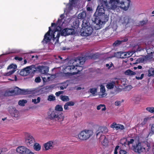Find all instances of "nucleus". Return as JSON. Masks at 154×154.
<instances>
[{"instance_id":"obj_61","label":"nucleus","mask_w":154,"mask_h":154,"mask_svg":"<svg viewBox=\"0 0 154 154\" xmlns=\"http://www.w3.org/2000/svg\"><path fill=\"white\" fill-rule=\"evenodd\" d=\"M58 57L61 60L63 59V58L61 57L60 56H58Z\"/></svg>"},{"instance_id":"obj_20","label":"nucleus","mask_w":154,"mask_h":154,"mask_svg":"<svg viewBox=\"0 0 154 154\" xmlns=\"http://www.w3.org/2000/svg\"><path fill=\"white\" fill-rule=\"evenodd\" d=\"M9 112L11 116L15 118H17L19 116L18 111L15 109H12Z\"/></svg>"},{"instance_id":"obj_12","label":"nucleus","mask_w":154,"mask_h":154,"mask_svg":"<svg viewBox=\"0 0 154 154\" xmlns=\"http://www.w3.org/2000/svg\"><path fill=\"white\" fill-rule=\"evenodd\" d=\"M108 131L107 128L106 127H100L98 128V130L96 131V136L100 135L101 136L103 133H106Z\"/></svg>"},{"instance_id":"obj_19","label":"nucleus","mask_w":154,"mask_h":154,"mask_svg":"<svg viewBox=\"0 0 154 154\" xmlns=\"http://www.w3.org/2000/svg\"><path fill=\"white\" fill-rule=\"evenodd\" d=\"M100 141L103 145L105 146L107 145L108 140L104 135L100 136Z\"/></svg>"},{"instance_id":"obj_34","label":"nucleus","mask_w":154,"mask_h":154,"mask_svg":"<svg viewBox=\"0 0 154 154\" xmlns=\"http://www.w3.org/2000/svg\"><path fill=\"white\" fill-rule=\"evenodd\" d=\"M15 71L16 70L15 69H12V70H10L8 72L5 73L4 75L6 76H10L13 74Z\"/></svg>"},{"instance_id":"obj_14","label":"nucleus","mask_w":154,"mask_h":154,"mask_svg":"<svg viewBox=\"0 0 154 154\" xmlns=\"http://www.w3.org/2000/svg\"><path fill=\"white\" fill-rule=\"evenodd\" d=\"M114 55L115 57L118 58H125L127 57L126 52L122 51H119L115 53Z\"/></svg>"},{"instance_id":"obj_58","label":"nucleus","mask_w":154,"mask_h":154,"mask_svg":"<svg viewBox=\"0 0 154 154\" xmlns=\"http://www.w3.org/2000/svg\"><path fill=\"white\" fill-rule=\"evenodd\" d=\"M95 56V54H94L92 55L91 56H90L89 57H90V58L91 59H92L93 58H94V57Z\"/></svg>"},{"instance_id":"obj_53","label":"nucleus","mask_w":154,"mask_h":154,"mask_svg":"<svg viewBox=\"0 0 154 154\" xmlns=\"http://www.w3.org/2000/svg\"><path fill=\"white\" fill-rule=\"evenodd\" d=\"M100 91L103 93H104L105 92V89L104 86L101 87L100 88Z\"/></svg>"},{"instance_id":"obj_43","label":"nucleus","mask_w":154,"mask_h":154,"mask_svg":"<svg viewBox=\"0 0 154 154\" xmlns=\"http://www.w3.org/2000/svg\"><path fill=\"white\" fill-rule=\"evenodd\" d=\"M119 154H128L126 151L123 149L120 150L119 152Z\"/></svg>"},{"instance_id":"obj_8","label":"nucleus","mask_w":154,"mask_h":154,"mask_svg":"<svg viewBox=\"0 0 154 154\" xmlns=\"http://www.w3.org/2000/svg\"><path fill=\"white\" fill-rule=\"evenodd\" d=\"M93 31V29L90 26L81 29V35L82 36H87L91 35Z\"/></svg>"},{"instance_id":"obj_37","label":"nucleus","mask_w":154,"mask_h":154,"mask_svg":"<svg viewBox=\"0 0 154 154\" xmlns=\"http://www.w3.org/2000/svg\"><path fill=\"white\" fill-rule=\"evenodd\" d=\"M47 100L49 101H54L55 100V97L53 95H50L48 96Z\"/></svg>"},{"instance_id":"obj_25","label":"nucleus","mask_w":154,"mask_h":154,"mask_svg":"<svg viewBox=\"0 0 154 154\" xmlns=\"http://www.w3.org/2000/svg\"><path fill=\"white\" fill-rule=\"evenodd\" d=\"M80 22L78 18H76L73 22V26L74 28H76L79 27Z\"/></svg>"},{"instance_id":"obj_16","label":"nucleus","mask_w":154,"mask_h":154,"mask_svg":"<svg viewBox=\"0 0 154 154\" xmlns=\"http://www.w3.org/2000/svg\"><path fill=\"white\" fill-rule=\"evenodd\" d=\"M134 141V139L132 138L130 139V140L127 141V139L125 140V141L122 142L121 141V143L122 144L123 146L125 147H129V145L130 144H133Z\"/></svg>"},{"instance_id":"obj_15","label":"nucleus","mask_w":154,"mask_h":154,"mask_svg":"<svg viewBox=\"0 0 154 154\" xmlns=\"http://www.w3.org/2000/svg\"><path fill=\"white\" fill-rule=\"evenodd\" d=\"M110 127L112 128H115L116 130L119 129L123 130L125 129L124 125L120 124H117L115 122L112 123Z\"/></svg>"},{"instance_id":"obj_40","label":"nucleus","mask_w":154,"mask_h":154,"mask_svg":"<svg viewBox=\"0 0 154 154\" xmlns=\"http://www.w3.org/2000/svg\"><path fill=\"white\" fill-rule=\"evenodd\" d=\"M148 22V20H142L140 22V25L142 26L145 25H146Z\"/></svg>"},{"instance_id":"obj_62","label":"nucleus","mask_w":154,"mask_h":154,"mask_svg":"<svg viewBox=\"0 0 154 154\" xmlns=\"http://www.w3.org/2000/svg\"><path fill=\"white\" fill-rule=\"evenodd\" d=\"M106 66L108 68L110 66L109 64L107 63L106 64Z\"/></svg>"},{"instance_id":"obj_11","label":"nucleus","mask_w":154,"mask_h":154,"mask_svg":"<svg viewBox=\"0 0 154 154\" xmlns=\"http://www.w3.org/2000/svg\"><path fill=\"white\" fill-rule=\"evenodd\" d=\"M74 30L72 28H66L63 29L61 32L62 36H66L73 34Z\"/></svg>"},{"instance_id":"obj_31","label":"nucleus","mask_w":154,"mask_h":154,"mask_svg":"<svg viewBox=\"0 0 154 154\" xmlns=\"http://www.w3.org/2000/svg\"><path fill=\"white\" fill-rule=\"evenodd\" d=\"M104 107L102 109V111H105L106 109V107L105 105L104 104H100L99 105H98L97 107V109L98 110H99L100 109L101 107Z\"/></svg>"},{"instance_id":"obj_13","label":"nucleus","mask_w":154,"mask_h":154,"mask_svg":"<svg viewBox=\"0 0 154 154\" xmlns=\"http://www.w3.org/2000/svg\"><path fill=\"white\" fill-rule=\"evenodd\" d=\"M31 66L27 67H26L22 69L20 72V75L25 76L28 75L30 72L31 70Z\"/></svg>"},{"instance_id":"obj_44","label":"nucleus","mask_w":154,"mask_h":154,"mask_svg":"<svg viewBox=\"0 0 154 154\" xmlns=\"http://www.w3.org/2000/svg\"><path fill=\"white\" fill-rule=\"evenodd\" d=\"M14 59L16 60H17L19 61H21L23 60V58L21 57H20L18 56H15L14 57Z\"/></svg>"},{"instance_id":"obj_35","label":"nucleus","mask_w":154,"mask_h":154,"mask_svg":"<svg viewBox=\"0 0 154 154\" xmlns=\"http://www.w3.org/2000/svg\"><path fill=\"white\" fill-rule=\"evenodd\" d=\"M146 110L151 113H154V107H148L146 108Z\"/></svg>"},{"instance_id":"obj_57","label":"nucleus","mask_w":154,"mask_h":154,"mask_svg":"<svg viewBox=\"0 0 154 154\" xmlns=\"http://www.w3.org/2000/svg\"><path fill=\"white\" fill-rule=\"evenodd\" d=\"M110 66L108 67V69H110V68L112 67V66H113V64L112 63H111V64H110V65H109Z\"/></svg>"},{"instance_id":"obj_45","label":"nucleus","mask_w":154,"mask_h":154,"mask_svg":"<svg viewBox=\"0 0 154 154\" xmlns=\"http://www.w3.org/2000/svg\"><path fill=\"white\" fill-rule=\"evenodd\" d=\"M144 74L142 73L141 74L140 77L137 76H136V79L137 80H141L143 78V76H144Z\"/></svg>"},{"instance_id":"obj_38","label":"nucleus","mask_w":154,"mask_h":154,"mask_svg":"<svg viewBox=\"0 0 154 154\" xmlns=\"http://www.w3.org/2000/svg\"><path fill=\"white\" fill-rule=\"evenodd\" d=\"M41 99L40 97H37V99H32V102H33L35 104H37L39 103Z\"/></svg>"},{"instance_id":"obj_54","label":"nucleus","mask_w":154,"mask_h":154,"mask_svg":"<svg viewBox=\"0 0 154 154\" xmlns=\"http://www.w3.org/2000/svg\"><path fill=\"white\" fill-rule=\"evenodd\" d=\"M142 72V71H141V70H140V71H136V72H135L136 73V74L137 75H139Z\"/></svg>"},{"instance_id":"obj_42","label":"nucleus","mask_w":154,"mask_h":154,"mask_svg":"<svg viewBox=\"0 0 154 154\" xmlns=\"http://www.w3.org/2000/svg\"><path fill=\"white\" fill-rule=\"evenodd\" d=\"M90 91L91 93L94 94L97 92V89L95 88H91Z\"/></svg>"},{"instance_id":"obj_39","label":"nucleus","mask_w":154,"mask_h":154,"mask_svg":"<svg viewBox=\"0 0 154 154\" xmlns=\"http://www.w3.org/2000/svg\"><path fill=\"white\" fill-rule=\"evenodd\" d=\"M121 42L120 40H117L116 41L113 43V45L114 46H117L121 44Z\"/></svg>"},{"instance_id":"obj_24","label":"nucleus","mask_w":154,"mask_h":154,"mask_svg":"<svg viewBox=\"0 0 154 154\" xmlns=\"http://www.w3.org/2000/svg\"><path fill=\"white\" fill-rule=\"evenodd\" d=\"M86 16V14L85 11H82L79 13L78 16L77 18L79 20H84Z\"/></svg>"},{"instance_id":"obj_50","label":"nucleus","mask_w":154,"mask_h":154,"mask_svg":"<svg viewBox=\"0 0 154 154\" xmlns=\"http://www.w3.org/2000/svg\"><path fill=\"white\" fill-rule=\"evenodd\" d=\"M148 119V118H144L143 119V121L142 122L141 124L143 125H144L146 124V122L147 121Z\"/></svg>"},{"instance_id":"obj_6","label":"nucleus","mask_w":154,"mask_h":154,"mask_svg":"<svg viewBox=\"0 0 154 154\" xmlns=\"http://www.w3.org/2000/svg\"><path fill=\"white\" fill-rule=\"evenodd\" d=\"M64 66L63 68V71L64 73L66 74L69 75L71 74L72 75H75L80 72L79 70H77V71H75L77 70V67H79V66Z\"/></svg>"},{"instance_id":"obj_17","label":"nucleus","mask_w":154,"mask_h":154,"mask_svg":"<svg viewBox=\"0 0 154 154\" xmlns=\"http://www.w3.org/2000/svg\"><path fill=\"white\" fill-rule=\"evenodd\" d=\"M54 143L52 141H49L44 144V146L46 150L52 149L54 147Z\"/></svg>"},{"instance_id":"obj_5","label":"nucleus","mask_w":154,"mask_h":154,"mask_svg":"<svg viewBox=\"0 0 154 154\" xmlns=\"http://www.w3.org/2000/svg\"><path fill=\"white\" fill-rule=\"evenodd\" d=\"M132 147L134 151L138 154L143 152H147L149 151L150 148L149 144H144L140 142L133 145Z\"/></svg>"},{"instance_id":"obj_26","label":"nucleus","mask_w":154,"mask_h":154,"mask_svg":"<svg viewBox=\"0 0 154 154\" xmlns=\"http://www.w3.org/2000/svg\"><path fill=\"white\" fill-rule=\"evenodd\" d=\"M115 85V82L112 81V82L109 83L106 85V88L109 89H111L113 88Z\"/></svg>"},{"instance_id":"obj_10","label":"nucleus","mask_w":154,"mask_h":154,"mask_svg":"<svg viewBox=\"0 0 154 154\" xmlns=\"http://www.w3.org/2000/svg\"><path fill=\"white\" fill-rule=\"evenodd\" d=\"M35 142L34 138L30 134H27L25 139V143L28 147L32 146Z\"/></svg>"},{"instance_id":"obj_33","label":"nucleus","mask_w":154,"mask_h":154,"mask_svg":"<svg viewBox=\"0 0 154 154\" xmlns=\"http://www.w3.org/2000/svg\"><path fill=\"white\" fill-rule=\"evenodd\" d=\"M60 97L61 100L63 101H68L69 100L68 97L66 96L61 95Z\"/></svg>"},{"instance_id":"obj_29","label":"nucleus","mask_w":154,"mask_h":154,"mask_svg":"<svg viewBox=\"0 0 154 154\" xmlns=\"http://www.w3.org/2000/svg\"><path fill=\"white\" fill-rule=\"evenodd\" d=\"M82 29L88 26H89L88 23L86 20H83L82 21Z\"/></svg>"},{"instance_id":"obj_3","label":"nucleus","mask_w":154,"mask_h":154,"mask_svg":"<svg viewBox=\"0 0 154 154\" xmlns=\"http://www.w3.org/2000/svg\"><path fill=\"white\" fill-rule=\"evenodd\" d=\"M130 2V0H109V3L111 5V8L112 10H115L119 7L127 11L129 7Z\"/></svg>"},{"instance_id":"obj_27","label":"nucleus","mask_w":154,"mask_h":154,"mask_svg":"<svg viewBox=\"0 0 154 154\" xmlns=\"http://www.w3.org/2000/svg\"><path fill=\"white\" fill-rule=\"evenodd\" d=\"M41 148V146L38 143H37L34 144V149L36 151H39Z\"/></svg>"},{"instance_id":"obj_30","label":"nucleus","mask_w":154,"mask_h":154,"mask_svg":"<svg viewBox=\"0 0 154 154\" xmlns=\"http://www.w3.org/2000/svg\"><path fill=\"white\" fill-rule=\"evenodd\" d=\"M27 103V100H20L18 103V104L21 106H24L25 104Z\"/></svg>"},{"instance_id":"obj_7","label":"nucleus","mask_w":154,"mask_h":154,"mask_svg":"<svg viewBox=\"0 0 154 154\" xmlns=\"http://www.w3.org/2000/svg\"><path fill=\"white\" fill-rule=\"evenodd\" d=\"M93 134V132L90 130H85L81 131L78 134L79 138L81 140H84L88 139Z\"/></svg>"},{"instance_id":"obj_28","label":"nucleus","mask_w":154,"mask_h":154,"mask_svg":"<svg viewBox=\"0 0 154 154\" xmlns=\"http://www.w3.org/2000/svg\"><path fill=\"white\" fill-rule=\"evenodd\" d=\"M125 73L126 75H131L136 74L135 72H134L130 69L127 70L125 72Z\"/></svg>"},{"instance_id":"obj_32","label":"nucleus","mask_w":154,"mask_h":154,"mask_svg":"<svg viewBox=\"0 0 154 154\" xmlns=\"http://www.w3.org/2000/svg\"><path fill=\"white\" fill-rule=\"evenodd\" d=\"M145 60L143 58L141 57L138 58L136 60V62L134 63V64H136L137 63H143Z\"/></svg>"},{"instance_id":"obj_48","label":"nucleus","mask_w":154,"mask_h":154,"mask_svg":"<svg viewBox=\"0 0 154 154\" xmlns=\"http://www.w3.org/2000/svg\"><path fill=\"white\" fill-rule=\"evenodd\" d=\"M15 66L13 64H11L9 65L7 68V69H14V66Z\"/></svg>"},{"instance_id":"obj_49","label":"nucleus","mask_w":154,"mask_h":154,"mask_svg":"<svg viewBox=\"0 0 154 154\" xmlns=\"http://www.w3.org/2000/svg\"><path fill=\"white\" fill-rule=\"evenodd\" d=\"M63 91H59L56 93L55 95L57 97H58L59 96L60 94H63Z\"/></svg>"},{"instance_id":"obj_55","label":"nucleus","mask_w":154,"mask_h":154,"mask_svg":"<svg viewBox=\"0 0 154 154\" xmlns=\"http://www.w3.org/2000/svg\"><path fill=\"white\" fill-rule=\"evenodd\" d=\"M128 39L127 38H125L123 39L122 40H121V43L123 42H126L128 41Z\"/></svg>"},{"instance_id":"obj_21","label":"nucleus","mask_w":154,"mask_h":154,"mask_svg":"<svg viewBox=\"0 0 154 154\" xmlns=\"http://www.w3.org/2000/svg\"><path fill=\"white\" fill-rule=\"evenodd\" d=\"M39 69V71L43 74H47L49 71V68L47 66H42Z\"/></svg>"},{"instance_id":"obj_64","label":"nucleus","mask_w":154,"mask_h":154,"mask_svg":"<svg viewBox=\"0 0 154 154\" xmlns=\"http://www.w3.org/2000/svg\"><path fill=\"white\" fill-rule=\"evenodd\" d=\"M152 151L153 152L154 154V145L153 146Z\"/></svg>"},{"instance_id":"obj_22","label":"nucleus","mask_w":154,"mask_h":154,"mask_svg":"<svg viewBox=\"0 0 154 154\" xmlns=\"http://www.w3.org/2000/svg\"><path fill=\"white\" fill-rule=\"evenodd\" d=\"M75 104L72 101H69L66 103L64 105V108L65 110H67L69 109V106H73Z\"/></svg>"},{"instance_id":"obj_51","label":"nucleus","mask_w":154,"mask_h":154,"mask_svg":"<svg viewBox=\"0 0 154 154\" xmlns=\"http://www.w3.org/2000/svg\"><path fill=\"white\" fill-rule=\"evenodd\" d=\"M151 131L152 134H154V124H152L151 126Z\"/></svg>"},{"instance_id":"obj_4","label":"nucleus","mask_w":154,"mask_h":154,"mask_svg":"<svg viewBox=\"0 0 154 154\" xmlns=\"http://www.w3.org/2000/svg\"><path fill=\"white\" fill-rule=\"evenodd\" d=\"M57 27L60 28L59 26H58L54 30L52 31L51 27H49V30L45 34L42 41H45L46 43L49 42L51 40L50 36H51L53 40H54L55 39H56V41L58 42L60 36V33L58 32L59 30L57 28Z\"/></svg>"},{"instance_id":"obj_52","label":"nucleus","mask_w":154,"mask_h":154,"mask_svg":"<svg viewBox=\"0 0 154 154\" xmlns=\"http://www.w3.org/2000/svg\"><path fill=\"white\" fill-rule=\"evenodd\" d=\"M121 102L120 101H116L115 103V105L116 106H118L120 105Z\"/></svg>"},{"instance_id":"obj_47","label":"nucleus","mask_w":154,"mask_h":154,"mask_svg":"<svg viewBox=\"0 0 154 154\" xmlns=\"http://www.w3.org/2000/svg\"><path fill=\"white\" fill-rule=\"evenodd\" d=\"M41 79L40 77H36L35 80V81L37 83H39L41 81Z\"/></svg>"},{"instance_id":"obj_41","label":"nucleus","mask_w":154,"mask_h":154,"mask_svg":"<svg viewBox=\"0 0 154 154\" xmlns=\"http://www.w3.org/2000/svg\"><path fill=\"white\" fill-rule=\"evenodd\" d=\"M19 93L21 94H26V91L24 89H20Z\"/></svg>"},{"instance_id":"obj_56","label":"nucleus","mask_w":154,"mask_h":154,"mask_svg":"<svg viewBox=\"0 0 154 154\" xmlns=\"http://www.w3.org/2000/svg\"><path fill=\"white\" fill-rule=\"evenodd\" d=\"M87 10L88 11H92V8L90 7H88L87 8Z\"/></svg>"},{"instance_id":"obj_60","label":"nucleus","mask_w":154,"mask_h":154,"mask_svg":"<svg viewBox=\"0 0 154 154\" xmlns=\"http://www.w3.org/2000/svg\"><path fill=\"white\" fill-rule=\"evenodd\" d=\"M27 60L26 59H25L24 60V63H23V64H26V63H27Z\"/></svg>"},{"instance_id":"obj_36","label":"nucleus","mask_w":154,"mask_h":154,"mask_svg":"<svg viewBox=\"0 0 154 154\" xmlns=\"http://www.w3.org/2000/svg\"><path fill=\"white\" fill-rule=\"evenodd\" d=\"M154 75V69H152L148 70V76H151Z\"/></svg>"},{"instance_id":"obj_59","label":"nucleus","mask_w":154,"mask_h":154,"mask_svg":"<svg viewBox=\"0 0 154 154\" xmlns=\"http://www.w3.org/2000/svg\"><path fill=\"white\" fill-rule=\"evenodd\" d=\"M137 68L139 69H141L142 68V66H138L137 67Z\"/></svg>"},{"instance_id":"obj_2","label":"nucleus","mask_w":154,"mask_h":154,"mask_svg":"<svg viewBox=\"0 0 154 154\" xmlns=\"http://www.w3.org/2000/svg\"><path fill=\"white\" fill-rule=\"evenodd\" d=\"M55 110H51L50 109L47 113V118L51 121H55L58 122L62 121L64 116L63 113L60 111L63 110V108L60 105H57L55 107Z\"/></svg>"},{"instance_id":"obj_46","label":"nucleus","mask_w":154,"mask_h":154,"mask_svg":"<svg viewBox=\"0 0 154 154\" xmlns=\"http://www.w3.org/2000/svg\"><path fill=\"white\" fill-rule=\"evenodd\" d=\"M120 148V146L118 145L115 148L114 151V154H117L118 152L117 150Z\"/></svg>"},{"instance_id":"obj_9","label":"nucleus","mask_w":154,"mask_h":154,"mask_svg":"<svg viewBox=\"0 0 154 154\" xmlns=\"http://www.w3.org/2000/svg\"><path fill=\"white\" fill-rule=\"evenodd\" d=\"M16 151L18 153L21 154H34L33 152H31L30 150L29 149L26 147L23 146H20L18 147L16 149Z\"/></svg>"},{"instance_id":"obj_63","label":"nucleus","mask_w":154,"mask_h":154,"mask_svg":"<svg viewBox=\"0 0 154 154\" xmlns=\"http://www.w3.org/2000/svg\"><path fill=\"white\" fill-rule=\"evenodd\" d=\"M17 76L15 75V76L14 80L15 81H16L17 80Z\"/></svg>"},{"instance_id":"obj_23","label":"nucleus","mask_w":154,"mask_h":154,"mask_svg":"<svg viewBox=\"0 0 154 154\" xmlns=\"http://www.w3.org/2000/svg\"><path fill=\"white\" fill-rule=\"evenodd\" d=\"M76 0H70L68 7V9L71 11L73 9V7L75 5Z\"/></svg>"},{"instance_id":"obj_1","label":"nucleus","mask_w":154,"mask_h":154,"mask_svg":"<svg viewBox=\"0 0 154 154\" xmlns=\"http://www.w3.org/2000/svg\"><path fill=\"white\" fill-rule=\"evenodd\" d=\"M100 0L101 3L97 6L96 11L92 18L93 25L96 30L100 29L102 27V25L105 24L108 20V17L105 14V6L108 9H112L111 5H109V6L107 0Z\"/></svg>"},{"instance_id":"obj_18","label":"nucleus","mask_w":154,"mask_h":154,"mask_svg":"<svg viewBox=\"0 0 154 154\" xmlns=\"http://www.w3.org/2000/svg\"><path fill=\"white\" fill-rule=\"evenodd\" d=\"M60 17L61 18V19H58L56 23H52L51 24V26L53 27L54 26V27H56L57 25L59 26L62 21V20L64 18V16L63 14H61L60 15Z\"/></svg>"}]
</instances>
